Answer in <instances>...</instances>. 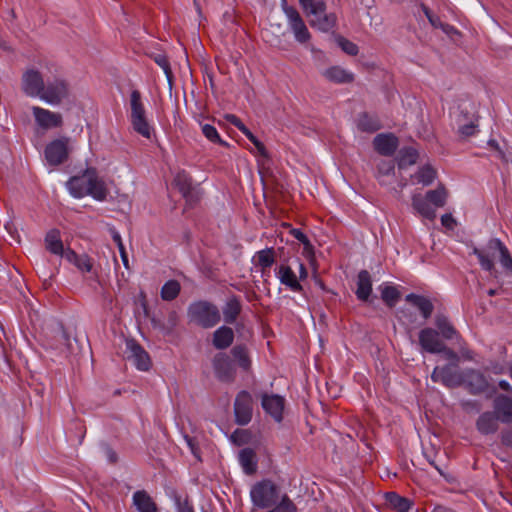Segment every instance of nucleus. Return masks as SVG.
<instances>
[{
	"mask_svg": "<svg viewBox=\"0 0 512 512\" xmlns=\"http://www.w3.org/2000/svg\"><path fill=\"white\" fill-rule=\"evenodd\" d=\"M188 317L190 322L205 329L214 327L221 319L217 306L207 301L191 304L188 309Z\"/></svg>",
	"mask_w": 512,
	"mask_h": 512,
	"instance_id": "obj_1",
	"label": "nucleus"
},
{
	"mask_svg": "<svg viewBox=\"0 0 512 512\" xmlns=\"http://www.w3.org/2000/svg\"><path fill=\"white\" fill-rule=\"evenodd\" d=\"M261 404L265 412L271 415L275 421L280 422L282 420L284 399L281 396L264 394Z\"/></svg>",
	"mask_w": 512,
	"mask_h": 512,
	"instance_id": "obj_16",
	"label": "nucleus"
},
{
	"mask_svg": "<svg viewBox=\"0 0 512 512\" xmlns=\"http://www.w3.org/2000/svg\"><path fill=\"white\" fill-rule=\"evenodd\" d=\"M290 234L303 244V254L310 258L314 256V247L308 237L300 229H291Z\"/></svg>",
	"mask_w": 512,
	"mask_h": 512,
	"instance_id": "obj_46",
	"label": "nucleus"
},
{
	"mask_svg": "<svg viewBox=\"0 0 512 512\" xmlns=\"http://www.w3.org/2000/svg\"><path fill=\"white\" fill-rule=\"evenodd\" d=\"M500 438L502 445L512 448V428L502 430Z\"/></svg>",
	"mask_w": 512,
	"mask_h": 512,
	"instance_id": "obj_59",
	"label": "nucleus"
},
{
	"mask_svg": "<svg viewBox=\"0 0 512 512\" xmlns=\"http://www.w3.org/2000/svg\"><path fill=\"white\" fill-rule=\"evenodd\" d=\"M177 321H178L177 313L175 311H170L168 314V319L165 322L169 333L172 332V330L175 328V326L177 325Z\"/></svg>",
	"mask_w": 512,
	"mask_h": 512,
	"instance_id": "obj_63",
	"label": "nucleus"
},
{
	"mask_svg": "<svg viewBox=\"0 0 512 512\" xmlns=\"http://www.w3.org/2000/svg\"><path fill=\"white\" fill-rule=\"evenodd\" d=\"M458 133L462 137H469L476 133L478 124L477 121H470L469 123H462V119L457 121Z\"/></svg>",
	"mask_w": 512,
	"mask_h": 512,
	"instance_id": "obj_49",
	"label": "nucleus"
},
{
	"mask_svg": "<svg viewBox=\"0 0 512 512\" xmlns=\"http://www.w3.org/2000/svg\"><path fill=\"white\" fill-rule=\"evenodd\" d=\"M435 324L440 331L441 335L445 339H452L454 336H456L457 331L455 328L451 325L449 320L444 315H437L435 319Z\"/></svg>",
	"mask_w": 512,
	"mask_h": 512,
	"instance_id": "obj_42",
	"label": "nucleus"
},
{
	"mask_svg": "<svg viewBox=\"0 0 512 512\" xmlns=\"http://www.w3.org/2000/svg\"><path fill=\"white\" fill-rule=\"evenodd\" d=\"M299 3L308 17L323 14L326 11L324 0H299Z\"/></svg>",
	"mask_w": 512,
	"mask_h": 512,
	"instance_id": "obj_37",
	"label": "nucleus"
},
{
	"mask_svg": "<svg viewBox=\"0 0 512 512\" xmlns=\"http://www.w3.org/2000/svg\"><path fill=\"white\" fill-rule=\"evenodd\" d=\"M174 499L178 512H194L192 506L188 504L187 500L182 502L181 497L176 492H174Z\"/></svg>",
	"mask_w": 512,
	"mask_h": 512,
	"instance_id": "obj_58",
	"label": "nucleus"
},
{
	"mask_svg": "<svg viewBox=\"0 0 512 512\" xmlns=\"http://www.w3.org/2000/svg\"><path fill=\"white\" fill-rule=\"evenodd\" d=\"M372 292V279L367 270H361L357 277L356 296L361 301H368Z\"/></svg>",
	"mask_w": 512,
	"mask_h": 512,
	"instance_id": "obj_23",
	"label": "nucleus"
},
{
	"mask_svg": "<svg viewBox=\"0 0 512 512\" xmlns=\"http://www.w3.org/2000/svg\"><path fill=\"white\" fill-rule=\"evenodd\" d=\"M251 498L257 507L263 509L273 507L279 499L278 487L269 480L259 482L253 486Z\"/></svg>",
	"mask_w": 512,
	"mask_h": 512,
	"instance_id": "obj_3",
	"label": "nucleus"
},
{
	"mask_svg": "<svg viewBox=\"0 0 512 512\" xmlns=\"http://www.w3.org/2000/svg\"><path fill=\"white\" fill-rule=\"evenodd\" d=\"M379 289L381 290L382 300L388 307L393 308L401 296L398 289L391 285H381Z\"/></svg>",
	"mask_w": 512,
	"mask_h": 512,
	"instance_id": "obj_38",
	"label": "nucleus"
},
{
	"mask_svg": "<svg viewBox=\"0 0 512 512\" xmlns=\"http://www.w3.org/2000/svg\"><path fill=\"white\" fill-rule=\"evenodd\" d=\"M151 323L153 328L159 329L163 331L164 333L168 334L167 325L164 321L160 320L156 315H153L151 317Z\"/></svg>",
	"mask_w": 512,
	"mask_h": 512,
	"instance_id": "obj_64",
	"label": "nucleus"
},
{
	"mask_svg": "<svg viewBox=\"0 0 512 512\" xmlns=\"http://www.w3.org/2000/svg\"><path fill=\"white\" fill-rule=\"evenodd\" d=\"M418 153L414 148H404L400 151L398 166L400 169L406 168L416 163Z\"/></svg>",
	"mask_w": 512,
	"mask_h": 512,
	"instance_id": "obj_44",
	"label": "nucleus"
},
{
	"mask_svg": "<svg viewBox=\"0 0 512 512\" xmlns=\"http://www.w3.org/2000/svg\"><path fill=\"white\" fill-rule=\"evenodd\" d=\"M416 176L420 183L423 185H429L434 181L436 177V171L430 165H425L419 169Z\"/></svg>",
	"mask_w": 512,
	"mask_h": 512,
	"instance_id": "obj_47",
	"label": "nucleus"
},
{
	"mask_svg": "<svg viewBox=\"0 0 512 512\" xmlns=\"http://www.w3.org/2000/svg\"><path fill=\"white\" fill-rule=\"evenodd\" d=\"M87 195H91L94 199L98 201H103L106 199L107 190L104 186V183L100 181L95 173L93 172L91 178V185H89V192Z\"/></svg>",
	"mask_w": 512,
	"mask_h": 512,
	"instance_id": "obj_39",
	"label": "nucleus"
},
{
	"mask_svg": "<svg viewBox=\"0 0 512 512\" xmlns=\"http://www.w3.org/2000/svg\"><path fill=\"white\" fill-rule=\"evenodd\" d=\"M495 415L504 424L512 423V397L500 394L493 400Z\"/></svg>",
	"mask_w": 512,
	"mask_h": 512,
	"instance_id": "obj_14",
	"label": "nucleus"
},
{
	"mask_svg": "<svg viewBox=\"0 0 512 512\" xmlns=\"http://www.w3.org/2000/svg\"><path fill=\"white\" fill-rule=\"evenodd\" d=\"M253 400L249 392L240 391L234 402L235 422L238 425H246L252 419Z\"/></svg>",
	"mask_w": 512,
	"mask_h": 512,
	"instance_id": "obj_6",
	"label": "nucleus"
},
{
	"mask_svg": "<svg viewBox=\"0 0 512 512\" xmlns=\"http://www.w3.org/2000/svg\"><path fill=\"white\" fill-rule=\"evenodd\" d=\"M203 135L211 142L218 143L222 146H228V143L221 139L218 134L216 128L210 124H205L202 126Z\"/></svg>",
	"mask_w": 512,
	"mask_h": 512,
	"instance_id": "obj_48",
	"label": "nucleus"
},
{
	"mask_svg": "<svg viewBox=\"0 0 512 512\" xmlns=\"http://www.w3.org/2000/svg\"><path fill=\"white\" fill-rule=\"evenodd\" d=\"M386 500L398 512H408L413 504L408 498L401 497L395 492L387 493Z\"/></svg>",
	"mask_w": 512,
	"mask_h": 512,
	"instance_id": "obj_35",
	"label": "nucleus"
},
{
	"mask_svg": "<svg viewBox=\"0 0 512 512\" xmlns=\"http://www.w3.org/2000/svg\"><path fill=\"white\" fill-rule=\"evenodd\" d=\"M462 386L472 395H480L486 392L493 394L496 392V388L490 385L484 373L473 368L464 370Z\"/></svg>",
	"mask_w": 512,
	"mask_h": 512,
	"instance_id": "obj_4",
	"label": "nucleus"
},
{
	"mask_svg": "<svg viewBox=\"0 0 512 512\" xmlns=\"http://www.w3.org/2000/svg\"><path fill=\"white\" fill-rule=\"evenodd\" d=\"M133 504L139 512H157L156 503L145 490L134 493Z\"/></svg>",
	"mask_w": 512,
	"mask_h": 512,
	"instance_id": "obj_27",
	"label": "nucleus"
},
{
	"mask_svg": "<svg viewBox=\"0 0 512 512\" xmlns=\"http://www.w3.org/2000/svg\"><path fill=\"white\" fill-rule=\"evenodd\" d=\"M288 24L299 43H306L310 39V33L299 12L292 6H283Z\"/></svg>",
	"mask_w": 512,
	"mask_h": 512,
	"instance_id": "obj_7",
	"label": "nucleus"
},
{
	"mask_svg": "<svg viewBox=\"0 0 512 512\" xmlns=\"http://www.w3.org/2000/svg\"><path fill=\"white\" fill-rule=\"evenodd\" d=\"M241 304L237 297L233 296L228 299L223 307L224 321L233 324L241 312Z\"/></svg>",
	"mask_w": 512,
	"mask_h": 512,
	"instance_id": "obj_31",
	"label": "nucleus"
},
{
	"mask_svg": "<svg viewBox=\"0 0 512 512\" xmlns=\"http://www.w3.org/2000/svg\"><path fill=\"white\" fill-rule=\"evenodd\" d=\"M373 144L379 154L392 156L398 147V139L393 134H378L374 138Z\"/></svg>",
	"mask_w": 512,
	"mask_h": 512,
	"instance_id": "obj_17",
	"label": "nucleus"
},
{
	"mask_svg": "<svg viewBox=\"0 0 512 512\" xmlns=\"http://www.w3.org/2000/svg\"><path fill=\"white\" fill-rule=\"evenodd\" d=\"M405 300L417 307L424 319H428L432 315L434 306L428 298L410 293L406 296Z\"/></svg>",
	"mask_w": 512,
	"mask_h": 512,
	"instance_id": "obj_26",
	"label": "nucleus"
},
{
	"mask_svg": "<svg viewBox=\"0 0 512 512\" xmlns=\"http://www.w3.org/2000/svg\"><path fill=\"white\" fill-rule=\"evenodd\" d=\"M75 265L81 271L89 272L92 269L91 259L87 255H79Z\"/></svg>",
	"mask_w": 512,
	"mask_h": 512,
	"instance_id": "obj_57",
	"label": "nucleus"
},
{
	"mask_svg": "<svg viewBox=\"0 0 512 512\" xmlns=\"http://www.w3.org/2000/svg\"><path fill=\"white\" fill-rule=\"evenodd\" d=\"M487 248L489 251H498L499 262L501 263L502 267L507 272L512 273V257L503 242L500 239L491 238L487 243Z\"/></svg>",
	"mask_w": 512,
	"mask_h": 512,
	"instance_id": "obj_20",
	"label": "nucleus"
},
{
	"mask_svg": "<svg viewBox=\"0 0 512 512\" xmlns=\"http://www.w3.org/2000/svg\"><path fill=\"white\" fill-rule=\"evenodd\" d=\"M257 265L261 267L264 272L270 268L275 262V251L273 248H266L256 253Z\"/></svg>",
	"mask_w": 512,
	"mask_h": 512,
	"instance_id": "obj_41",
	"label": "nucleus"
},
{
	"mask_svg": "<svg viewBox=\"0 0 512 512\" xmlns=\"http://www.w3.org/2000/svg\"><path fill=\"white\" fill-rule=\"evenodd\" d=\"M32 111L37 124L44 129L60 127L63 123L62 116L59 113H54L36 106L32 108Z\"/></svg>",
	"mask_w": 512,
	"mask_h": 512,
	"instance_id": "obj_15",
	"label": "nucleus"
},
{
	"mask_svg": "<svg viewBox=\"0 0 512 512\" xmlns=\"http://www.w3.org/2000/svg\"><path fill=\"white\" fill-rule=\"evenodd\" d=\"M215 374L220 381L232 382L235 378V369L231 359L224 353L215 355L213 359Z\"/></svg>",
	"mask_w": 512,
	"mask_h": 512,
	"instance_id": "obj_11",
	"label": "nucleus"
},
{
	"mask_svg": "<svg viewBox=\"0 0 512 512\" xmlns=\"http://www.w3.org/2000/svg\"><path fill=\"white\" fill-rule=\"evenodd\" d=\"M151 58L158 66H160L163 69L168 81L169 90L171 91L173 87L174 76L167 56L164 54H152Z\"/></svg>",
	"mask_w": 512,
	"mask_h": 512,
	"instance_id": "obj_40",
	"label": "nucleus"
},
{
	"mask_svg": "<svg viewBox=\"0 0 512 512\" xmlns=\"http://www.w3.org/2000/svg\"><path fill=\"white\" fill-rule=\"evenodd\" d=\"M462 119V123H469L470 121H478V117H476L473 113H471L468 109L459 107V113L456 115L455 123Z\"/></svg>",
	"mask_w": 512,
	"mask_h": 512,
	"instance_id": "obj_56",
	"label": "nucleus"
},
{
	"mask_svg": "<svg viewBox=\"0 0 512 512\" xmlns=\"http://www.w3.org/2000/svg\"><path fill=\"white\" fill-rule=\"evenodd\" d=\"M413 208L424 218L434 220L436 217L435 209L432 208L428 200L420 194H415L412 197Z\"/></svg>",
	"mask_w": 512,
	"mask_h": 512,
	"instance_id": "obj_28",
	"label": "nucleus"
},
{
	"mask_svg": "<svg viewBox=\"0 0 512 512\" xmlns=\"http://www.w3.org/2000/svg\"><path fill=\"white\" fill-rule=\"evenodd\" d=\"M441 223L444 227L447 229L453 230L454 227L457 225L456 220L452 216V214H444L441 217Z\"/></svg>",
	"mask_w": 512,
	"mask_h": 512,
	"instance_id": "obj_62",
	"label": "nucleus"
},
{
	"mask_svg": "<svg viewBox=\"0 0 512 512\" xmlns=\"http://www.w3.org/2000/svg\"><path fill=\"white\" fill-rule=\"evenodd\" d=\"M246 436H247V431L236 430L231 435V441L240 446L245 442Z\"/></svg>",
	"mask_w": 512,
	"mask_h": 512,
	"instance_id": "obj_60",
	"label": "nucleus"
},
{
	"mask_svg": "<svg viewBox=\"0 0 512 512\" xmlns=\"http://www.w3.org/2000/svg\"><path fill=\"white\" fill-rule=\"evenodd\" d=\"M356 125L360 131L367 133H374L382 128L377 115L368 112H362L358 115Z\"/></svg>",
	"mask_w": 512,
	"mask_h": 512,
	"instance_id": "obj_24",
	"label": "nucleus"
},
{
	"mask_svg": "<svg viewBox=\"0 0 512 512\" xmlns=\"http://www.w3.org/2000/svg\"><path fill=\"white\" fill-rule=\"evenodd\" d=\"M324 76L330 81L336 83H351L354 80V75L352 73H349L345 69L338 66L327 69L324 72Z\"/></svg>",
	"mask_w": 512,
	"mask_h": 512,
	"instance_id": "obj_32",
	"label": "nucleus"
},
{
	"mask_svg": "<svg viewBox=\"0 0 512 512\" xmlns=\"http://www.w3.org/2000/svg\"><path fill=\"white\" fill-rule=\"evenodd\" d=\"M309 23L312 27H316L323 32H328L336 26L337 16L335 13H326L325 11L321 19H310Z\"/></svg>",
	"mask_w": 512,
	"mask_h": 512,
	"instance_id": "obj_34",
	"label": "nucleus"
},
{
	"mask_svg": "<svg viewBox=\"0 0 512 512\" xmlns=\"http://www.w3.org/2000/svg\"><path fill=\"white\" fill-rule=\"evenodd\" d=\"M378 176H388L394 173V163L391 160H382L377 166Z\"/></svg>",
	"mask_w": 512,
	"mask_h": 512,
	"instance_id": "obj_55",
	"label": "nucleus"
},
{
	"mask_svg": "<svg viewBox=\"0 0 512 512\" xmlns=\"http://www.w3.org/2000/svg\"><path fill=\"white\" fill-rule=\"evenodd\" d=\"M61 338L64 341L67 350L71 354H78L80 352V347L78 345V340L76 338L71 341L70 335L66 329L61 327Z\"/></svg>",
	"mask_w": 512,
	"mask_h": 512,
	"instance_id": "obj_52",
	"label": "nucleus"
},
{
	"mask_svg": "<svg viewBox=\"0 0 512 512\" xmlns=\"http://www.w3.org/2000/svg\"><path fill=\"white\" fill-rule=\"evenodd\" d=\"M234 340V332L228 326H221L213 333V346L216 349L223 350L228 348Z\"/></svg>",
	"mask_w": 512,
	"mask_h": 512,
	"instance_id": "obj_25",
	"label": "nucleus"
},
{
	"mask_svg": "<svg viewBox=\"0 0 512 512\" xmlns=\"http://www.w3.org/2000/svg\"><path fill=\"white\" fill-rule=\"evenodd\" d=\"M499 421L500 420L497 418L495 413L492 411H486L480 414L476 420V428L482 435L494 434L499 429Z\"/></svg>",
	"mask_w": 512,
	"mask_h": 512,
	"instance_id": "obj_18",
	"label": "nucleus"
},
{
	"mask_svg": "<svg viewBox=\"0 0 512 512\" xmlns=\"http://www.w3.org/2000/svg\"><path fill=\"white\" fill-rule=\"evenodd\" d=\"M337 44L339 47L348 55L355 56L358 54V46L351 42L350 40L346 39L343 36H338L336 38Z\"/></svg>",
	"mask_w": 512,
	"mask_h": 512,
	"instance_id": "obj_50",
	"label": "nucleus"
},
{
	"mask_svg": "<svg viewBox=\"0 0 512 512\" xmlns=\"http://www.w3.org/2000/svg\"><path fill=\"white\" fill-rule=\"evenodd\" d=\"M131 105V124L138 134L150 139L152 134V127L149 125L144 106L141 102V94L138 90H133L130 96Z\"/></svg>",
	"mask_w": 512,
	"mask_h": 512,
	"instance_id": "obj_2",
	"label": "nucleus"
},
{
	"mask_svg": "<svg viewBox=\"0 0 512 512\" xmlns=\"http://www.w3.org/2000/svg\"><path fill=\"white\" fill-rule=\"evenodd\" d=\"M268 512H297V507L287 495H284L279 504Z\"/></svg>",
	"mask_w": 512,
	"mask_h": 512,
	"instance_id": "obj_51",
	"label": "nucleus"
},
{
	"mask_svg": "<svg viewBox=\"0 0 512 512\" xmlns=\"http://www.w3.org/2000/svg\"><path fill=\"white\" fill-rule=\"evenodd\" d=\"M174 183L187 201L192 203L198 200V196L192 186V179L185 172L177 173L174 178Z\"/></svg>",
	"mask_w": 512,
	"mask_h": 512,
	"instance_id": "obj_21",
	"label": "nucleus"
},
{
	"mask_svg": "<svg viewBox=\"0 0 512 512\" xmlns=\"http://www.w3.org/2000/svg\"><path fill=\"white\" fill-rule=\"evenodd\" d=\"M111 232H112V238L118 246L122 262H123L124 266L127 269H129L128 256H127L124 244L122 242L121 236L115 229H111Z\"/></svg>",
	"mask_w": 512,
	"mask_h": 512,
	"instance_id": "obj_53",
	"label": "nucleus"
},
{
	"mask_svg": "<svg viewBox=\"0 0 512 512\" xmlns=\"http://www.w3.org/2000/svg\"><path fill=\"white\" fill-rule=\"evenodd\" d=\"M278 278L280 283L287 286L294 292H301L303 290L302 285L297 279L296 274L288 265H280L278 269Z\"/></svg>",
	"mask_w": 512,
	"mask_h": 512,
	"instance_id": "obj_22",
	"label": "nucleus"
},
{
	"mask_svg": "<svg viewBox=\"0 0 512 512\" xmlns=\"http://www.w3.org/2000/svg\"><path fill=\"white\" fill-rule=\"evenodd\" d=\"M126 353L139 370L147 371L150 368L151 360L148 353L135 340L126 341Z\"/></svg>",
	"mask_w": 512,
	"mask_h": 512,
	"instance_id": "obj_10",
	"label": "nucleus"
},
{
	"mask_svg": "<svg viewBox=\"0 0 512 512\" xmlns=\"http://www.w3.org/2000/svg\"><path fill=\"white\" fill-rule=\"evenodd\" d=\"M448 192L441 184L434 190L427 191L425 198L435 207H443L446 204Z\"/></svg>",
	"mask_w": 512,
	"mask_h": 512,
	"instance_id": "obj_36",
	"label": "nucleus"
},
{
	"mask_svg": "<svg viewBox=\"0 0 512 512\" xmlns=\"http://www.w3.org/2000/svg\"><path fill=\"white\" fill-rule=\"evenodd\" d=\"M93 172L94 170L88 169L83 175L70 178L67 187L74 197L81 198L87 195Z\"/></svg>",
	"mask_w": 512,
	"mask_h": 512,
	"instance_id": "obj_12",
	"label": "nucleus"
},
{
	"mask_svg": "<svg viewBox=\"0 0 512 512\" xmlns=\"http://www.w3.org/2000/svg\"><path fill=\"white\" fill-rule=\"evenodd\" d=\"M232 355L238 361V364L244 370L249 369L250 367V359L248 356L247 348L244 345H236L232 349Z\"/></svg>",
	"mask_w": 512,
	"mask_h": 512,
	"instance_id": "obj_45",
	"label": "nucleus"
},
{
	"mask_svg": "<svg viewBox=\"0 0 512 512\" xmlns=\"http://www.w3.org/2000/svg\"><path fill=\"white\" fill-rule=\"evenodd\" d=\"M256 454L251 448H244L239 452V461L245 473L252 474L256 471Z\"/></svg>",
	"mask_w": 512,
	"mask_h": 512,
	"instance_id": "obj_33",
	"label": "nucleus"
},
{
	"mask_svg": "<svg viewBox=\"0 0 512 512\" xmlns=\"http://www.w3.org/2000/svg\"><path fill=\"white\" fill-rule=\"evenodd\" d=\"M44 84L42 74L36 69H28L22 76V90L30 97H39Z\"/></svg>",
	"mask_w": 512,
	"mask_h": 512,
	"instance_id": "obj_9",
	"label": "nucleus"
},
{
	"mask_svg": "<svg viewBox=\"0 0 512 512\" xmlns=\"http://www.w3.org/2000/svg\"><path fill=\"white\" fill-rule=\"evenodd\" d=\"M438 353H441L443 358L450 362L449 364L458 366L460 357L458 356V354L456 352H454L452 349L447 347L445 344L440 348Z\"/></svg>",
	"mask_w": 512,
	"mask_h": 512,
	"instance_id": "obj_54",
	"label": "nucleus"
},
{
	"mask_svg": "<svg viewBox=\"0 0 512 512\" xmlns=\"http://www.w3.org/2000/svg\"><path fill=\"white\" fill-rule=\"evenodd\" d=\"M422 9H423V12H424L425 16L427 17V19L431 23V25L436 27V28H438L439 22H441L440 18L438 16L434 15L432 13V11L428 7H426L425 5H422Z\"/></svg>",
	"mask_w": 512,
	"mask_h": 512,
	"instance_id": "obj_61",
	"label": "nucleus"
},
{
	"mask_svg": "<svg viewBox=\"0 0 512 512\" xmlns=\"http://www.w3.org/2000/svg\"><path fill=\"white\" fill-rule=\"evenodd\" d=\"M472 253L477 256L482 269L489 272H492L495 269L493 257H495L498 251H489L487 247L485 249H479L474 246Z\"/></svg>",
	"mask_w": 512,
	"mask_h": 512,
	"instance_id": "obj_30",
	"label": "nucleus"
},
{
	"mask_svg": "<svg viewBox=\"0 0 512 512\" xmlns=\"http://www.w3.org/2000/svg\"><path fill=\"white\" fill-rule=\"evenodd\" d=\"M180 284L176 280H169L161 289V298L165 301L174 300L180 293Z\"/></svg>",
	"mask_w": 512,
	"mask_h": 512,
	"instance_id": "obj_43",
	"label": "nucleus"
},
{
	"mask_svg": "<svg viewBox=\"0 0 512 512\" xmlns=\"http://www.w3.org/2000/svg\"><path fill=\"white\" fill-rule=\"evenodd\" d=\"M69 138L62 137L49 143L45 149V158L50 165L62 164L68 158Z\"/></svg>",
	"mask_w": 512,
	"mask_h": 512,
	"instance_id": "obj_8",
	"label": "nucleus"
},
{
	"mask_svg": "<svg viewBox=\"0 0 512 512\" xmlns=\"http://www.w3.org/2000/svg\"><path fill=\"white\" fill-rule=\"evenodd\" d=\"M458 366L447 364L442 367L441 383L449 388L462 386L464 370L457 369Z\"/></svg>",
	"mask_w": 512,
	"mask_h": 512,
	"instance_id": "obj_19",
	"label": "nucleus"
},
{
	"mask_svg": "<svg viewBox=\"0 0 512 512\" xmlns=\"http://www.w3.org/2000/svg\"><path fill=\"white\" fill-rule=\"evenodd\" d=\"M45 248L55 255L63 253L64 246L58 229H51L47 232L45 236Z\"/></svg>",
	"mask_w": 512,
	"mask_h": 512,
	"instance_id": "obj_29",
	"label": "nucleus"
},
{
	"mask_svg": "<svg viewBox=\"0 0 512 512\" xmlns=\"http://www.w3.org/2000/svg\"><path fill=\"white\" fill-rule=\"evenodd\" d=\"M419 344L426 352L436 354L444 343L439 338V332L432 328H424L419 332Z\"/></svg>",
	"mask_w": 512,
	"mask_h": 512,
	"instance_id": "obj_13",
	"label": "nucleus"
},
{
	"mask_svg": "<svg viewBox=\"0 0 512 512\" xmlns=\"http://www.w3.org/2000/svg\"><path fill=\"white\" fill-rule=\"evenodd\" d=\"M41 93L40 99L49 104L58 105L68 97L69 86L65 80L56 78L53 81H47Z\"/></svg>",
	"mask_w": 512,
	"mask_h": 512,
	"instance_id": "obj_5",
	"label": "nucleus"
}]
</instances>
